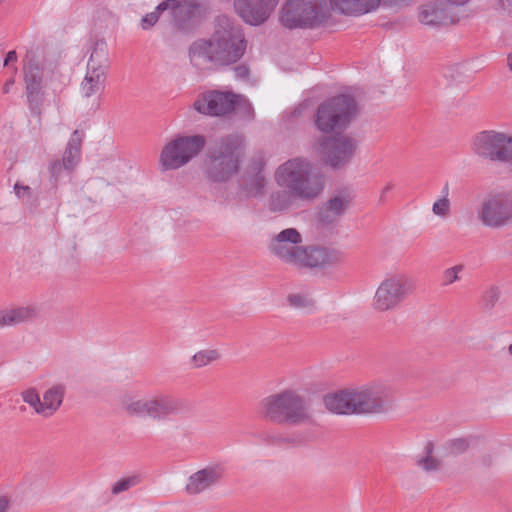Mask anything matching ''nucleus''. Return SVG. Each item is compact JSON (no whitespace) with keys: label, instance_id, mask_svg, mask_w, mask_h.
I'll use <instances>...</instances> for the list:
<instances>
[{"label":"nucleus","instance_id":"6ab92c4d","mask_svg":"<svg viewBox=\"0 0 512 512\" xmlns=\"http://www.w3.org/2000/svg\"><path fill=\"white\" fill-rule=\"evenodd\" d=\"M344 261V254L333 247L308 245L305 247L298 268L327 269Z\"/></svg>","mask_w":512,"mask_h":512},{"label":"nucleus","instance_id":"f257e3e1","mask_svg":"<svg viewBox=\"0 0 512 512\" xmlns=\"http://www.w3.org/2000/svg\"><path fill=\"white\" fill-rule=\"evenodd\" d=\"M274 178L282 189L269 196L268 207L272 212H287L299 208L300 204H311L321 197L326 186L325 175L303 157L282 163Z\"/></svg>","mask_w":512,"mask_h":512},{"label":"nucleus","instance_id":"ea45409f","mask_svg":"<svg viewBox=\"0 0 512 512\" xmlns=\"http://www.w3.org/2000/svg\"><path fill=\"white\" fill-rule=\"evenodd\" d=\"M49 171H50V176H51V180L53 182V186H57V182L60 178H62V176L64 174H69L67 171H65L63 169V162L59 161V160H55L53 162L50 163L49 165Z\"/></svg>","mask_w":512,"mask_h":512},{"label":"nucleus","instance_id":"7ed1b4c3","mask_svg":"<svg viewBox=\"0 0 512 512\" xmlns=\"http://www.w3.org/2000/svg\"><path fill=\"white\" fill-rule=\"evenodd\" d=\"M328 411L338 415H383L394 408L392 388L382 382L339 390L324 396Z\"/></svg>","mask_w":512,"mask_h":512},{"label":"nucleus","instance_id":"58836bf2","mask_svg":"<svg viewBox=\"0 0 512 512\" xmlns=\"http://www.w3.org/2000/svg\"><path fill=\"white\" fill-rule=\"evenodd\" d=\"M500 297V291L497 287L488 288L482 297L483 305L487 309H491L495 306Z\"/></svg>","mask_w":512,"mask_h":512},{"label":"nucleus","instance_id":"393cba45","mask_svg":"<svg viewBox=\"0 0 512 512\" xmlns=\"http://www.w3.org/2000/svg\"><path fill=\"white\" fill-rule=\"evenodd\" d=\"M331 8L347 16H362L378 9L376 0H329Z\"/></svg>","mask_w":512,"mask_h":512},{"label":"nucleus","instance_id":"473e14b6","mask_svg":"<svg viewBox=\"0 0 512 512\" xmlns=\"http://www.w3.org/2000/svg\"><path fill=\"white\" fill-rule=\"evenodd\" d=\"M465 266L463 264H457L453 267L447 268L442 272L441 285L448 287L461 280L460 274L464 271Z\"/></svg>","mask_w":512,"mask_h":512},{"label":"nucleus","instance_id":"a18cd8bd","mask_svg":"<svg viewBox=\"0 0 512 512\" xmlns=\"http://www.w3.org/2000/svg\"><path fill=\"white\" fill-rule=\"evenodd\" d=\"M234 72H235L236 77L240 78V79H245L249 75V69L245 65H239V66L235 67Z\"/></svg>","mask_w":512,"mask_h":512},{"label":"nucleus","instance_id":"4c0bfd02","mask_svg":"<svg viewBox=\"0 0 512 512\" xmlns=\"http://www.w3.org/2000/svg\"><path fill=\"white\" fill-rule=\"evenodd\" d=\"M162 2L157 5L153 12L146 14L141 20V26L144 30L153 27L159 20L160 14L165 10H160Z\"/></svg>","mask_w":512,"mask_h":512},{"label":"nucleus","instance_id":"864d4df0","mask_svg":"<svg viewBox=\"0 0 512 512\" xmlns=\"http://www.w3.org/2000/svg\"><path fill=\"white\" fill-rule=\"evenodd\" d=\"M451 4L467 5L471 0H447Z\"/></svg>","mask_w":512,"mask_h":512},{"label":"nucleus","instance_id":"2eb2a0df","mask_svg":"<svg viewBox=\"0 0 512 512\" xmlns=\"http://www.w3.org/2000/svg\"><path fill=\"white\" fill-rule=\"evenodd\" d=\"M160 10L169 11L174 26L185 32L195 28L207 12L198 0H164Z\"/></svg>","mask_w":512,"mask_h":512},{"label":"nucleus","instance_id":"49530a36","mask_svg":"<svg viewBox=\"0 0 512 512\" xmlns=\"http://www.w3.org/2000/svg\"><path fill=\"white\" fill-rule=\"evenodd\" d=\"M435 445L432 441H427L423 448L422 456H434Z\"/></svg>","mask_w":512,"mask_h":512},{"label":"nucleus","instance_id":"5fc2aeb1","mask_svg":"<svg viewBox=\"0 0 512 512\" xmlns=\"http://www.w3.org/2000/svg\"><path fill=\"white\" fill-rule=\"evenodd\" d=\"M507 65H508L510 71L512 72V52L508 54Z\"/></svg>","mask_w":512,"mask_h":512},{"label":"nucleus","instance_id":"6e6d98bb","mask_svg":"<svg viewBox=\"0 0 512 512\" xmlns=\"http://www.w3.org/2000/svg\"><path fill=\"white\" fill-rule=\"evenodd\" d=\"M508 352H509V354L512 356V344H510V345H509V347H508Z\"/></svg>","mask_w":512,"mask_h":512},{"label":"nucleus","instance_id":"aec40b11","mask_svg":"<svg viewBox=\"0 0 512 512\" xmlns=\"http://www.w3.org/2000/svg\"><path fill=\"white\" fill-rule=\"evenodd\" d=\"M279 0H234L239 16L250 25L263 24L274 11Z\"/></svg>","mask_w":512,"mask_h":512},{"label":"nucleus","instance_id":"412c9836","mask_svg":"<svg viewBox=\"0 0 512 512\" xmlns=\"http://www.w3.org/2000/svg\"><path fill=\"white\" fill-rule=\"evenodd\" d=\"M353 197L347 191H341L324 202L317 213L319 223L324 226L335 225L345 215L352 204Z\"/></svg>","mask_w":512,"mask_h":512},{"label":"nucleus","instance_id":"8fccbe9b","mask_svg":"<svg viewBox=\"0 0 512 512\" xmlns=\"http://www.w3.org/2000/svg\"><path fill=\"white\" fill-rule=\"evenodd\" d=\"M393 189V184L392 183H388L381 191V195H380V201L383 202V199H384V196L386 193H388L390 190Z\"/></svg>","mask_w":512,"mask_h":512},{"label":"nucleus","instance_id":"ddd939ff","mask_svg":"<svg viewBox=\"0 0 512 512\" xmlns=\"http://www.w3.org/2000/svg\"><path fill=\"white\" fill-rule=\"evenodd\" d=\"M315 149L321 154L324 162L332 169H341L353 159L358 142L355 138L338 134L334 136H322L314 144Z\"/></svg>","mask_w":512,"mask_h":512},{"label":"nucleus","instance_id":"9d476101","mask_svg":"<svg viewBox=\"0 0 512 512\" xmlns=\"http://www.w3.org/2000/svg\"><path fill=\"white\" fill-rule=\"evenodd\" d=\"M206 142L202 134L177 136L161 151L159 162L162 169L175 170L185 166L202 152Z\"/></svg>","mask_w":512,"mask_h":512},{"label":"nucleus","instance_id":"c85d7f7f","mask_svg":"<svg viewBox=\"0 0 512 512\" xmlns=\"http://www.w3.org/2000/svg\"><path fill=\"white\" fill-rule=\"evenodd\" d=\"M106 74L103 72H94L87 69L84 80L81 83V93L85 97H91L98 93L104 87Z\"/></svg>","mask_w":512,"mask_h":512},{"label":"nucleus","instance_id":"6e6552de","mask_svg":"<svg viewBox=\"0 0 512 512\" xmlns=\"http://www.w3.org/2000/svg\"><path fill=\"white\" fill-rule=\"evenodd\" d=\"M355 99L349 95H338L322 103L315 115V125L323 133L345 129L357 115Z\"/></svg>","mask_w":512,"mask_h":512},{"label":"nucleus","instance_id":"4468645a","mask_svg":"<svg viewBox=\"0 0 512 512\" xmlns=\"http://www.w3.org/2000/svg\"><path fill=\"white\" fill-rule=\"evenodd\" d=\"M306 246L296 228H286L274 235L268 245L270 253L285 264L299 267Z\"/></svg>","mask_w":512,"mask_h":512},{"label":"nucleus","instance_id":"bb28decb","mask_svg":"<svg viewBox=\"0 0 512 512\" xmlns=\"http://www.w3.org/2000/svg\"><path fill=\"white\" fill-rule=\"evenodd\" d=\"M108 67L109 57L107 44L104 40H97L92 46L87 69L91 70L92 74L94 72H103L106 74Z\"/></svg>","mask_w":512,"mask_h":512},{"label":"nucleus","instance_id":"5701e85b","mask_svg":"<svg viewBox=\"0 0 512 512\" xmlns=\"http://www.w3.org/2000/svg\"><path fill=\"white\" fill-rule=\"evenodd\" d=\"M264 165L262 158H256L245 169L241 185L248 196L257 197L263 194L266 186V176L263 172Z\"/></svg>","mask_w":512,"mask_h":512},{"label":"nucleus","instance_id":"4be33fe9","mask_svg":"<svg viewBox=\"0 0 512 512\" xmlns=\"http://www.w3.org/2000/svg\"><path fill=\"white\" fill-rule=\"evenodd\" d=\"M223 478L220 466H207L191 474L185 486L188 495H198L218 485Z\"/></svg>","mask_w":512,"mask_h":512},{"label":"nucleus","instance_id":"72a5a7b5","mask_svg":"<svg viewBox=\"0 0 512 512\" xmlns=\"http://www.w3.org/2000/svg\"><path fill=\"white\" fill-rule=\"evenodd\" d=\"M416 463L426 472H436L442 467V461L435 456H420Z\"/></svg>","mask_w":512,"mask_h":512},{"label":"nucleus","instance_id":"a19ab883","mask_svg":"<svg viewBox=\"0 0 512 512\" xmlns=\"http://www.w3.org/2000/svg\"><path fill=\"white\" fill-rule=\"evenodd\" d=\"M378 8L380 6L388 9L399 10L411 5L415 0H376Z\"/></svg>","mask_w":512,"mask_h":512},{"label":"nucleus","instance_id":"79ce46f5","mask_svg":"<svg viewBox=\"0 0 512 512\" xmlns=\"http://www.w3.org/2000/svg\"><path fill=\"white\" fill-rule=\"evenodd\" d=\"M493 7L498 13L512 17V0H496Z\"/></svg>","mask_w":512,"mask_h":512},{"label":"nucleus","instance_id":"f8f14e48","mask_svg":"<svg viewBox=\"0 0 512 512\" xmlns=\"http://www.w3.org/2000/svg\"><path fill=\"white\" fill-rule=\"evenodd\" d=\"M416 290V281L406 274L398 273L386 277L378 286L374 296V307L384 312L393 310Z\"/></svg>","mask_w":512,"mask_h":512},{"label":"nucleus","instance_id":"9b49d317","mask_svg":"<svg viewBox=\"0 0 512 512\" xmlns=\"http://www.w3.org/2000/svg\"><path fill=\"white\" fill-rule=\"evenodd\" d=\"M472 149L483 159L505 163L512 172V136L494 130L482 131L474 137Z\"/></svg>","mask_w":512,"mask_h":512},{"label":"nucleus","instance_id":"a211bd4d","mask_svg":"<svg viewBox=\"0 0 512 512\" xmlns=\"http://www.w3.org/2000/svg\"><path fill=\"white\" fill-rule=\"evenodd\" d=\"M462 6L451 4L447 0L429 1L419 7L418 19L422 24L434 28L455 24L458 17L452 7Z\"/></svg>","mask_w":512,"mask_h":512},{"label":"nucleus","instance_id":"cd10ccee","mask_svg":"<svg viewBox=\"0 0 512 512\" xmlns=\"http://www.w3.org/2000/svg\"><path fill=\"white\" fill-rule=\"evenodd\" d=\"M82 137L78 130H75L64 151L62 161L63 169L71 173L80 160Z\"/></svg>","mask_w":512,"mask_h":512},{"label":"nucleus","instance_id":"b1692460","mask_svg":"<svg viewBox=\"0 0 512 512\" xmlns=\"http://www.w3.org/2000/svg\"><path fill=\"white\" fill-rule=\"evenodd\" d=\"M35 305L16 306L0 310V327L16 326L35 320L39 316Z\"/></svg>","mask_w":512,"mask_h":512},{"label":"nucleus","instance_id":"e433bc0d","mask_svg":"<svg viewBox=\"0 0 512 512\" xmlns=\"http://www.w3.org/2000/svg\"><path fill=\"white\" fill-rule=\"evenodd\" d=\"M139 481H140V479L138 476H131V477L120 479L111 488V493L114 495H117L119 493L127 491L132 486H135L136 484H138Z\"/></svg>","mask_w":512,"mask_h":512},{"label":"nucleus","instance_id":"3c124183","mask_svg":"<svg viewBox=\"0 0 512 512\" xmlns=\"http://www.w3.org/2000/svg\"><path fill=\"white\" fill-rule=\"evenodd\" d=\"M449 192H450V185L448 182H446L442 188V196L441 197L449 198Z\"/></svg>","mask_w":512,"mask_h":512},{"label":"nucleus","instance_id":"c9c22d12","mask_svg":"<svg viewBox=\"0 0 512 512\" xmlns=\"http://www.w3.org/2000/svg\"><path fill=\"white\" fill-rule=\"evenodd\" d=\"M432 212L440 218H447L451 212V201L449 198L440 197L432 205Z\"/></svg>","mask_w":512,"mask_h":512},{"label":"nucleus","instance_id":"f03ea898","mask_svg":"<svg viewBox=\"0 0 512 512\" xmlns=\"http://www.w3.org/2000/svg\"><path fill=\"white\" fill-rule=\"evenodd\" d=\"M246 41L242 30L226 16H219L215 30L207 40L199 39L189 47V59L197 69H208L211 65L228 66L244 55Z\"/></svg>","mask_w":512,"mask_h":512},{"label":"nucleus","instance_id":"20e7f679","mask_svg":"<svg viewBox=\"0 0 512 512\" xmlns=\"http://www.w3.org/2000/svg\"><path fill=\"white\" fill-rule=\"evenodd\" d=\"M246 154L245 137L230 133L217 138L203 159V175L212 183H225L240 172Z\"/></svg>","mask_w":512,"mask_h":512},{"label":"nucleus","instance_id":"0eeeda50","mask_svg":"<svg viewBox=\"0 0 512 512\" xmlns=\"http://www.w3.org/2000/svg\"><path fill=\"white\" fill-rule=\"evenodd\" d=\"M324 0H287L280 11V23L288 29H308L326 22Z\"/></svg>","mask_w":512,"mask_h":512},{"label":"nucleus","instance_id":"f3484780","mask_svg":"<svg viewBox=\"0 0 512 512\" xmlns=\"http://www.w3.org/2000/svg\"><path fill=\"white\" fill-rule=\"evenodd\" d=\"M24 81L29 108L32 114L40 116L43 103L42 70L33 52H28L24 59Z\"/></svg>","mask_w":512,"mask_h":512},{"label":"nucleus","instance_id":"09e8293b","mask_svg":"<svg viewBox=\"0 0 512 512\" xmlns=\"http://www.w3.org/2000/svg\"><path fill=\"white\" fill-rule=\"evenodd\" d=\"M9 501L6 497H0V512H6Z\"/></svg>","mask_w":512,"mask_h":512},{"label":"nucleus","instance_id":"603ef678","mask_svg":"<svg viewBox=\"0 0 512 512\" xmlns=\"http://www.w3.org/2000/svg\"><path fill=\"white\" fill-rule=\"evenodd\" d=\"M14 84V79L11 78L9 80L6 81L4 87H3V92L4 93H8L9 90H10V87Z\"/></svg>","mask_w":512,"mask_h":512},{"label":"nucleus","instance_id":"c756f323","mask_svg":"<svg viewBox=\"0 0 512 512\" xmlns=\"http://www.w3.org/2000/svg\"><path fill=\"white\" fill-rule=\"evenodd\" d=\"M221 358L217 349H203L196 352L190 359L192 368H203Z\"/></svg>","mask_w":512,"mask_h":512},{"label":"nucleus","instance_id":"c03bdc74","mask_svg":"<svg viewBox=\"0 0 512 512\" xmlns=\"http://www.w3.org/2000/svg\"><path fill=\"white\" fill-rule=\"evenodd\" d=\"M14 188H15L16 195L19 198H24L25 196H29L30 195L31 189H30L29 186H22V185H19V184H15Z\"/></svg>","mask_w":512,"mask_h":512},{"label":"nucleus","instance_id":"2f4dec72","mask_svg":"<svg viewBox=\"0 0 512 512\" xmlns=\"http://www.w3.org/2000/svg\"><path fill=\"white\" fill-rule=\"evenodd\" d=\"M287 303L296 309H313L315 306L314 299L309 294L304 293L289 294Z\"/></svg>","mask_w":512,"mask_h":512},{"label":"nucleus","instance_id":"7c9ffc66","mask_svg":"<svg viewBox=\"0 0 512 512\" xmlns=\"http://www.w3.org/2000/svg\"><path fill=\"white\" fill-rule=\"evenodd\" d=\"M474 441L475 438L471 436L461 437L449 440L446 445L451 455L458 456L467 452L474 443Z\"/></svg>","mask_w":512,"mask_h":512},{"label":"nucleus","instance_id":"de8ad7c7","mask_svg":"<svg viewBox=\"0 0 512 512\" xmlns=\"http://www.w3.org/2000/svg\"><path fill=\"white\" fill-rule=\"evenodd\" d=\"M16 61H17V53H16V51L12 50L7 53L5 60H4V65L7 66L10 63L16 62Z\"/></svg>","mask_w":512,"mask_h":512},{"label":"nucleus","instance_id":"f704fd0d","mask_svg":"<svg viewBox=\"0 0 512 512\" xmlns=\"http://www.w3.org/2000/svg\"><path fill=\"white\" fill-rule=\"evenodd\" d=\"M22 400L31 406L35 413L39 415L40 407H41V398L39 393L35 388H28L21 392Z\"/></svg>","mask_w":512,"mask_h":512},{"label":"nucleus","instance_id":"a878e982","mask_svg":"<svg viewBox=\"0 0 512 512\" xmlns=\"http://www.w3.org/2000/svg\"><path fill=\"white\" fill-rule=\"evenodd\" d=\"M64 395L65 386L62 384L54 385L45 391L43 399L41 400L39 415L43 417H50L54 415L62 405Z\"/></svg>","mask_w":512,"mask_h":512},{"label":"nucleus","instance_id":"1a4fd4ad","mask_svg":"<svg viewBox=\"0 0 512 512\" xmlns=\"http://www.w3.org/2000/svg\"><path fill=\"white\" fill-rule=\"evenodd\" d=\"M193 107L197 112L209 116L221 117L237 111L243 118L253 117V108L249 101L232 92L210 91L196 99Z\"/></svg>","mask_w":512,"mask_h":512},{"label":"nucleus","instance_id":"37998d69","mask_svg":"<svg viewBox=\"0 0 512 512\" xmlns=\"http://www.w3.org/2000/svg\"><path fill=\"white\" fill-rule=\"evenodd\" d=\"M262 438L267 444H282L288 442V439L279 433L267 432L262 435Z\"/></svg>","mask_w":512,"mask_h":512},{"label":"nucleus","instance_id":"dca6fc26","mask_svg":"<svg viewBox=\"0 0 512 512\" xmlns=\"http://www.w3.org/2000/svg\"><path fill=\"white\" fill-rule=\"evenodd\" d=\"M484 226L500 228L512 221V192L498 193L485 198L478 212Z\"/></svg>","mask_w":512,"mask_h":512},{"label":"nucleus","instance_id":"423d86ee","mask_svg":"<svg viewBox=\"0 0 512 512\" xmlns=\"http://www.w3.org/2000/svg\"><path fill=\"white\" fill-rule=\"evenodd\" d=\"M120 407L129 417L162 422L184 412L186 402L164 393L145 396L125 393L120 397Z\"/></svg>","mask_w":512,"mask_h":512},{"label":"nucleus","instance_id":"39448f33","mask_svg":"<svg viewBox=\"0 0 512 512\" xmlns=\"http://www.w3.org/2000/svg\"><path fill=\"white\" fill-rule=\"evenodd\" d=\"M259 414L267 422L301 426L313 423L309 399L296 389H283L259 402Z\"/></svg>","mask_w":512,"mask_h":512}]
</instances>
